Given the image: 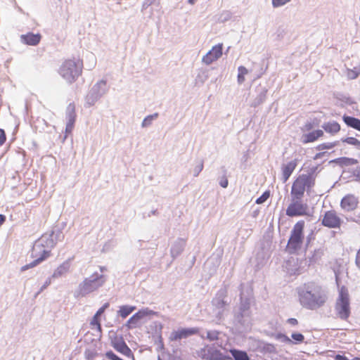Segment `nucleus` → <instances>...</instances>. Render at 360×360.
I'll return each instance as SVG.
<instances>
[{
    "instance_id": "nucleus-1",
    "label": "nucleus",
    "mask_w": 360,
    "mask_h": 360,
    "mask_svg": "<svg viewBox=\"0 0 360 360\" xmlns=\"http://www.w3.org/2000/svg\"><path fill=\"white\" fill-rule=\"evenodd\" d=\"M63 238L64 235L59 226L51 227L34 242L30 253L31 257L34 259L30 264L22 266L20 271L35 267L49 258L51 255V250Z\"/></svg>"
},
{
    "instance_id": "nucleus-2",
    "label": "nucleus",
    "mask_w": 360,
    "mask_h": 360,
    "mask_svg": "<svg viewBox=\"0 0 360 360\" xmlns=\"http://www.w3.org/2000/svg\"><path fill=\"white\" fill-rule=\"evenodd\" d=\"M301 305L309 310H316L322 307L328 300L326 290L315 282L304 283L297 288Z\"/></svg>"
},
{
    "instance_id": "nucleus-3",
    "label": "nucleus",
    "mask_w": 360,
    "mask_h": 360,
    "mask_svg": "<svg viewBox=\"0 0 360 360\" xmlns=\"http://www.w3.org/2000/svg\"><path fill=\"white\" fill-rule=\"evenodd\" d=\"M231 356L223 354L215 347V344L212 345H206L198 351L199 356L207 360H250L248 354L245 351L237 349H231L230 350Z\"/></svg>"
},
{
    "instance_id": "nucleus-4",
    "label": "nucleus",
    "mask_w": 360,
    "mask_h": 360,
    "mask_svg": "<svg viewBox=\"0 0 360 360\" xmlns=\"http://www.w3.org/2000/svg\"><path fill=\"white\" fill-rule=\"evenodd\" d=\"M83 70V60L79 58H68L63 61L59 69L60 75L72 84L82 75Z\"/></svg>"
},
{
    "instance_id": "nucleus-5",
    "label": "nucleus",
    "mask_w": 360,
    "mask_h": 360,
    "mask_svg": "<svg viewBox=\"0 0 360 360\" xmlns=\"http://www.w3.org/2000/svg\"><path fill=\"white\" fill-rule=\"evenodd\" d=\"M336 315L341 320L346 321L350 316V302L347 288L342 285L339 290L338 297L335 304Z\"/></svg>"
},
{
    "instance_id": "nucleus-6",
    "label": "nucleus",
    "mask_w": 360,
    "mask_h": 360,
    "mask_svg": "<svg viewBox=\"0 0 360 360\" xmlns=\"http://www.w3.org/2000/svg\"><path fill=\"white\" fill-rule=\"evenodd\" d=\"M227 290L226 288L219 289L215 297L212 300V311L217 322L224 319L225 312L229 306V302L226 300Z\"/></svg>"
},
{
    "instance_id": "nucleus-7",
    "label": "nucleus",
    "mask_w": 360,
    "mask_h": 360,
    "mask_svg": "<svg viewBox=\"0 0 360 360\" xmlns=\"http://www.w3.org/2000/svg\"><path fill=\"white\" fill-rule=\"evenodd\" d=\"M105 282V278L103 275L97 272L94 273L79 283L78 286L79 295L85 296L103 286Z\"/></svg>"
},
{
    "instance_id": "nucleus-8",
    "label": "nucleus",
    "mask_w": 360,
    "mask_h": 360,
    "mask_svg": "<svg viewBox=\"0 0 360 360\" xmlns=\"http://www.w3.org/2000/svg\"><path fill=\"white\" fill-rule=\"evenodd\" d=\"M272 238H273V226H269L263 238L258 245V249L256 254L257 259L262 262L270 257L272 251Z\"/></svg>"
},
{
    "instance_id": "nucleus-9",
    "label": "nucleus",
    "mask_w": 360,
    "mask_h": 360,
    "mask_svg": "<svg viewBox=\"0 0 360 360\" xmlns=\"http://www.w3.org/2000/svg\"><path fill=\"white\" fill-rule=\"evenodd\" d=\"M311 186L310 177L307 175H300L293 182L291 188V196L293 200H301L304 196L306 187Z\"/></svg>"
},
{
    "instance_id": "nucleus-10",
    "label": "nucleus",
    "mask_w": 360,
    "mask_h": 360,
    "mask_svg": "<svg viewBox=\"0 0 360 360\" xmlns=\"http://www.w3.org/2000/svg\"><path fill=\"white\" fill-rule=\"evenodd\" d=\"M286 215L290 217L309 216V207L306 203H302L300 200H292V202L286 209Z\"/></svg>"
},
{
    "instance_id": "nucleus-11",
    "label": "nucleus",
    "mask_w": 360,
    "mask_h": 360,
    "mask_svg": "<svg viewBox=\"0 0 360 360\" xmlns=\"http://www.w3.org/2000/svg\"><path fill=\"white\" fill-rule=\"evenodd\" d=\"M303 227L294 226L288 243L289 250L296 251L300 249L304 238Z\"/></svg>"
},
{
    "instance_id": "nucleus-12",
    "label": "nucleus",
    "mask_w": 360,
    "mask_h": 360,
    "mask_svg": "<svg viewBox=\"0 0 360 360\" xmlns=\"http://www.w3.org/2000/svg\"><path fill=\"white\" fill-rule=\"evenodd\" d=\"M251 312H245L240 310L234 314V324L240 330H247L250 327Z\"/></svg>"
},
{
    "instance_id": "nucleus-13",
    "label": "nucleus",
    "mask_w": 360,
    "mask_h": 360,
    "mask_svg": "<svg viewBox=\"0 0 360 360\" xmlns=\"http://www.w3.org/2000/svg\"><path fill=\"white\" fill-rule=\"evenodd\" d=\"M111 345L116 351L125 356L134 358L133 352L126 344L122 337L115 338V340H112Z\"/></svg>"
},
{
    "instance_id": "nucleus-14",
    "label": "nucleus",
    "mask_w": 360,
    "mask_h": 360,
    "mask_svg": "<svg viewBox=\"0 0 360 360\" xmlns=\"http://www.w3.org/2000/svg\"><path fill=\"white\" fill-rule=\"evenodd\" d=\"M222 50V44L214 46L212 49L202 57V62L206 65H210L221 56Z\"/></svg>"
},
{
    "instance_id": "nucleus-15",
    "label": "nucleus",
    "mask_w": 360,
    "mask_h": 360,
    "mask_svg": "<svg viewBox=\"0 0 360 360\" xmlns=\"http://www.w3.org/2000/svg\"><path fill=\"white\" fill-rule=\"evenodd\" d=\"M358 204L359 200L355 195L347 194L342 199L340 206L343 210L349 212L354 210L357 207Z\"/></svg>"
},
{
    "instance_id": "nucleus-16",
    "label": "nucleus",
    "mask_w": 360,
    "mask_h": 360,
    "mask_svg": "<svg viewBox=\"0 0 360 360\" xmlns=\"http://www.w3.org/2000/svg\"><path fill=\"white\" fill-rule=\"evenodd\" d=\"M198 329L196 328H184L178 330L173 331L171 334L170 339L172 340H178L186 338L191 335L198 333Z\"/></svg>"
},
{
    "instance_id": "nucleus-17",
    "label": "nucleus",
    "mask_w": 360,
    "mask_h": 360,
    "mask_svg": "<svg viewBox=\"0 0 360 360\" xmlns=\"http://www.w3.org/2000/svg\"><path fill=\"white\" fill-rule=\"evenodd\" d=\"M152 313L153 311L148 309L139 310L138 312H136L129 318V319L126 323V326L128 328H135L141 319Z\"/></svg>"
},
{
    "instance_id": "nucleus-18",
    "label": "nucleus",
    "mask_w": 360,
    "mask_h": 360,
    "mask_svg": "<svg viewBox=\"0 0 360 360\" xmlns=\"http://www.w3.org/2000/svg\"><path fill=\"white\" fill-rule=\"evenodd\" d=\"M41 39V36L40 34H33L32 32H28L26 34H22L20 36L21 41L26 45L29 46H36L37 45Z\"/></svg>"
},
{
    "instance_id": "nucleus-19",
    "label": "nucleus",
    "mask_w": 360,
    "mask_h": 360,
    "mask_svg": "<svg viewBox=\"0 0 360 360\" xmlns=\"http://www.w3.org/2000/svg\"><path fill=\"white\" fill-rule=\"evenodd\" d=\"M340 217L333 210L326 212L322 221L323 225H340Z\"/></svg>"
},
{
    "instance_id": "nucleus-20",
    "label": "nucleus",
    "mask_w": 360,
    "mask_h": 360,
    "mask_svg": "<svg viewBox=\"0 0 360 360\" xmlns=\"http://www.w3.org/2000/svg\"><path fill=\"white\" fill-rule=\"evenodd\" d=\"M186 241L182 238H178L172 245L170 252L172 257L174 259L178 257L184 250Z\"/></svg>"
},
{
    "instance_id": "nucleus-21",
    "label": "nucleus",
    "mask_w": 360,
    "mask_h": 360,
    "mask_svg": "<svg viewBox=\"0 0 360 360\" xmlns=\"http://www.w3.org/2000/svg\"><path fill=\"white\" fill-rule=\"evenodd\" d=\"M70 267V264L69 260L65 261L63 264H61L53 272L51 276L53 278H60L65 274H66Z\"/></svg>"
},
{
    "instance_id": "nucleus-22",
    "label": "nucleus",
    "mask_w": 360,
    "mask_h": 360,
    "mask_svg": "<svg viewBox=\"0 0 360 360\" xmlns=\"http://www.w3.org/2000/svg\"><path fill=\"white\" fill-rule=\"evenodd\" d=\"M297 167V161L293 160L285 165L282 167V174L284 181H286Z\"/></svg>"
},
{
    "instance_id": "nucleus-23",
    "label": "nucleus",
    "mask_w": 360,
    "mask_h": 360,
    "mask_svg": "<svg viewBox=\"0 0 360 360\" xmlns=\"http://www.w3.org/2000/svg\"><path fill=\"white\" fill-rule=\"evenodd\" d=\"M323 136V131L321 129L313 131L309 134L303 135V143H307L316 141Z\"/></svg>"
},
{
    "instance_id": "nucleus-24",
    "label": "nucleus",
    "mask_w": 360,
    "mask_h": 360,
    "mask_svg": "<svg viewBox=\"0 0 360 360\" xmlns=\"http://www.w3.org/2000/svg\"><path fill=\"white\" fill-rule=\"evenodd\" d=\"M322 127L327 133L332 135L338 133L341 129L339 123L335 121L324 123Z\"/></svg>"
},
{
    "instance_id": "nucleus-25",
    "label": "nucleus",
    "mask_w": 360,
    "mask_h": 360,
    "mask_svg": "<svg viewBox=\"0 0 360 360\" xmlns=\"http://www.w3.org/2000/svg\"><path fill=\"white\" fill-rule=\"evenodd\" d=\"M344 122L349 127L355 129L360 131V120L354 117L344 115L342 117Z\"/></svg>"
},
{
    "instance_id": "nucleus-26",
    "label": "nucleus",
    "mask_w": 360,
    "mask_h": 360,
    "mask_svg": "<svg viewBox=\"0 0 360 360\" xmlns=\"http://www.w3.org/2000/svg\"><path fill=\"white\" fill-rule=\"evenodd\" d=\"M242 287H243V284L240 285V307L238 308V310H240V311H245V312H251L250 311V299L248 298V297H245L243 296V292H242Z\"/></svg>"
},
{
    "instance_id": "nucleus-27",
    "label": "nucleus",
    "mask_w": 360,
    "mask_h": 360,
    "mask_svg": "<svg viewBox=\"0 0 360 360\" xmlns=\"http://www.w3.org/2000/svg\"><path fill=\"white\" fill-rule=\"evenodd\" d=\"M136 309V307L129 306V305H122L120 307L119 311H117L118 314L123 319L127 318L131 313H132Z\"/></svg>"
},
{
    "instance_id": "nucleus-28",
    "label": "nucleus",
    "mask_w": 360,
    "mask_h": 360,
    "mask_svg": "<svg viewBox=\"0 0 360 360\" xmlns=\"http://www.w3.org/2000/svg\"><path fill=\"white\" fill-rule=\"evenodd\" d=\"M323 255V250L321 248L315 250L311 257H309L310 264L318 262Z\"/></svg>"
},
{
    "instance_id": "nucleus-29",
    "label": "nucleus",
    "mask_w": 360,
    "mask_h": 360,
    "mask_svg": "<svg viewBox=\"0 0 360 360\" xmlns=\"http://www.w3.org/2000/svg\"><path fill=\"white\" fill-rule=\"evenodd\" d=\"M248 73V70L244 66L238 68V82L241 84L245 81V76Z\"/></svg>"
},
{
    "instance_id": "nucleus-30",
    "label": "nucleus",
    "mask_w": 360,
    "mask_h": 360,
    "mask_svg": "<svg viewBox=\"0 0 360 360\" xmlns=\"http://www.w3.org/2000/svg\"><path fill=\"white\" fill-rule=\"evenodd\" d=\"M220 333L217 330H207L206 332V338L210 341H215L219 340Z\"/></svg>"
},
{
    "instance_id": "nucleus-31",
    "label": "nucleus",
    "mask_w": 360,
    "mask_h": 360,
    "mask_svg": "<svg viewBox=\"0 0 360 360\" xmlns=\"http://www.w3.org/2000/svg\"><path fill=\"white\" fill-rule=\"evenodd\" d=\"M101 314H102L98 313V310L91 321V324L93 326H96L99 331L101 330V326L100 323V316H101Z\"/></svg>"
},
{
    "instance_id": "nucleus-32",
    "label": "nucleus",
    "mask_w": 360,
    "mask_h": 360,
    "mask_svg": "<svg viewBox=\"0 0 360 360\" xmlns=\"http://www.w3.org/2000/svg\"><path fill=\"white\" fill-rule=\"evenodd\" d=\"M342 141L349 145L360 146V141H359L355 137H347L343 139Z\"/></svg>"
},
{
    "instance_id": "nucleus-33",
    "label": "nucleus",
    "mask_w": 360,
    "mask_h": 360,
    "mask_svg": "<svg viewBox=\"0 0 360 360\" xmlns=\"http://www.w3.org/2000/svg\"><path fill=\"white\" fill-rule=\"evenodd\" d=\"M270 197V191H266L263 194L256 200L257 204H262Z\"/></svg>"
},
{
    "instance_id": "nucleus-34",
    "label": "nucleus",
    "mask_w": 360,
    "mask_h": 360,
    "mask_svg": "<svg viewBox=\"0 0 360 360\" xmlns=\"http://www.w3.org/2000/svg\"><path fill=\"white\" fill-rule=\"evenodd\" d=\"M295 343H301L304 340V336L300 333H293L291 335Z\"/></svg>"
},
{
    "instance_id": "nucleus-35",
    "label": "nucleus",
    "mask_w": 360,
    "mask_h": 360,
    "mask_svg": "<svg viewBox=\"0 0 360 360\" xmlns=\"http://www.w3.org/2000/svg\"><path fill=\"white\" fill-rule=\"evenodd\" d=\"M276 338L287 344H292L293 342L286 335L283 333L276 334Z\"/></svg>"
},
{
    "instance_id": "nucleus-36",
    "label": "nucleus",
    "mask_w": 360,
    "mask_h": 360,
    "mask_svg": "<svg viewBox=\"0 0 360 360\" xmlns=\"http://www.w3.org/2000/svg\"><path fill=\"white\" fill-rule=\"evenodd\" d=\"M337 145L336 143H324L318 146L319 150L331 149Z\"/></svg>"
},
{
    "instance_id": "nucleus-37",
    "label": "nucleus",
    "mask_w": 360,
    "mask_h": 360,
    "mask_svg": "<svg viewBox=\"0 0 360 360\" xmlns=\"http://www.w3.org/2000/svg\"><path fill=\"white\" fill-rule=\"evenodd\" d=\"M105 356L110 360H120V357L116 355L112 351H108L105 353Z\"/></svg>"
},
{
    "instance_id": "nucleus-38",
    "label": "nucleus",
    "mask_w": 360,
    "mask_h": 360,
    "mask_svg": "<svg viewBox=\"0 0 360 360\" xmlns=\"http://www.w3.org/2000/svg\"><path fill=\"white\" fill-rule=\"evenodd\" d=\"M290 0H272V4L274 7H279L281 6L286 3L289 2Z\"/></svg>"
},
{
    "instance_id": "nucleus-39",
    "label": "nucleus",
    "mask_w": 360,
    "mask_h": 360,
    "mask_svg": "<svg viewBox=\"0 0 360 360\" xmlns=\"http://www.w3.org/2000/svg\"><path fill=\"white\" fill-rule=\"evenodd\" d=\"M51 283V277H49L46 279L44 285L41 287L39 292L37 293V295L40 294L44 290H45Z\"/></svg>"
},
{
    "instance_id": "nucleus-40",
    "label": "nucleus",
    "mask_w": 360,
    "mask_h": 360,
    "mask_svg": "<svg viewBox=\"0 0 360 360\" xmlns=\"http://www.w3.org/2000/svg\"><path fill=\"white\" fill-rule=\"evenodd\" d=\"M6 141V135L3 129H0V146H1Z\"/></svg>"
},
{
    "instance_id": "nucleus-41",
    "label": "nucleus",
    "mask_w": 360,
    "mask_h": 360,
    "mask_svg": "<svg viewBox=\"0 0 360 360\" xmlns=\"http://www.w3.org/2000/svg\"><path fill=\"white\" fill-rule=\"evenodd\" d=\"M292 262H294V259H292ZM291 262H292V261H291V260H289V261L288 262V263H287V266H286V268L288 269V272H289L290 274H300V271H299V269H290L288 267V266L290 264V263H291Z\"/></svg>"
},
{
    "instance_id": "nucleus-42",
    "label": "nucleus",
    "mask_w": 360,
    "mask_h": 360,
    "mask_svg": "<svg viewBox=\"0 0 360 360\" xmlns=\"http://www.w3.org/2000/svg\"><path fill=\"white\" fill-rule=\"evenodd\" d=\"M158 116V114H155L154 115H150V116H148L147 117H146L144 119V120L143 121V126H147L148 124H150V121L153 119L154 117H157Z\"/></svg>"
},
{
    "instance_id": "nucleus-43",
    "label": "nucleus",
    "mask_w": 360,
    "mask_h": 360,
    "mask_svg": "<svg viewBox=\"0 0 360 360\" xmlns=\"http://www.w3.org/2000/svg\"><path fill=\"white\" fill-rule=\"evenodd\" d=\"M228 184L229 181L226 177L222 178L219 182L220 186L223 188H226L228 186Z\"/></svg>"
},
{
    "instance_id": "nucleus-44",
    "label": "nucleus",
    "mask_w": 360,
    "mask_h": 360,
    "mask_svg": "<svg viewBox=\"0 0 360 360\" xmlns=\"http://www.w3.org/2000/svg\"><path fill=\"white\" fill-rule=\"evenodd\" d=\"M313 128H314L313 123L307 122L303 127V130L304 131H309V130L312 129Z\"/></svg>"
},
{
    "instance_id": "nucleus-45",
    "label": "nucleus",
    "mask_w": 360,
    "mask_h": 360,
    "mask_svg": "<svg viewBox=\"0 0 360 360\" xmlns=\"http://www.w3.org/2000/svg\"><path fill=\"white\" fill-rule=\"evenodd\" d=\"M287 322L292 326H297L298 324V321L295 318H290L287 320Z\"/></svg>"
},
{
    "instance_id": "nucleus-46",
    "label": "nucleus",
    "mask_w": 360,
    "mask_h": 360,
    "mask_svg": "<svg viewBox=\"0 0 360 360\" xmlns=\"http://www.w3.org/2000/svg\"><path fill=\"white\" fill-rule=\"evenodd\" d=\"M109 303H105L99 309H98V313L99 314H103L105 310L109 307Z\"/></svg>"
},
{
    "instance_id": "nucleus-47",
    "label": "nucleus",
    "mask_w": 360,
    "mask_h": 360,
    "mask_svg": "<svg viewBox=\"0 0 360 360\" xmlns=\"http://www.w3.org/2000/svg\"><path fill=\"white\" fill-rule=\"evenodd\" d=\"M335 360H349V359L344 355L337 354L335 356Z\"/></svg>"
},
{
    "instance_id": "nucleus-48",
    "label": "nucleus",
    "mask_w": 360,
    "mask_h": 360,
    "mask_svg": "<svg viewBox=\"0 0 360 360\" xmlns=\"http://www.w3.org/2000/svg\"><path fill=\"white\" fill-rule=\"evenodd\" d=\"M356 264L357 266L360 269V250L357 252L356 257Z\"/></svg>"
},
{
    "instance_id": "nucleus-49",
    "label": "nucleus",
    "mask_w": 360,
    "mask_h": 360,
    "mask_svg": "<svg viewBox=\"0 0 360 360\" xmlns=\"http://www.w3.org/2000/svg\"><path fill=\"white\" fill-rule=\"evenodd\" d=\"M106 84L105 82L104 81H100L98 82L94 86V88H96V87H100L101 86H105Z\"/></svg>"
},
{
    "instance_id": "nucleus-50",
    "label": "nucleus",
    "mask_w": 360,
    "mask_h": 360,
    "mask_svg": "<svg viewBox=\"0 0 360 360\" xmlns=\"http://www.w3.org/2000/svg\"><path fill=\"white\" fill-rule=\"evenodd\" d=\"M6 220V217L3 214H0V224H2L3 223H4Z\"/></svg>"
},
{
    "instance_id": "nucleus-51",
    "label": "nucleus",
    "mask_w": 360,
    "mask_h": 360,
    "mask_svg": "<svg viewBox=\"0 0 360 360\" xmlns=\"http://www.w3.org/2000/svg\"><path fill=\"white\" fill-rule=\"evenodd\" d=\"M356 177L360 180V167L356 172Z\"/></svg>"
},
{
    "instance_id": "nucleus-52",
    "label": "nucleus",
    "mask_w": 360,
    "mask_h": 360,
    "mask_svg": "<svg viewBox=\"0 0 360 360\" xmlns=\"http://www.w3.org/2000/svg\"><path fill=\"white\" fill-rule=\"evenodd\" d=\"M99 268H100V270L101 272H103L104 271H106V269H107L106 267H105V266H100Z\"/></svg>"
},
{
    "instance_id": "nucleus-53",
    "label": "nucleus",
    "mask_w": 360,
    "mask_h": 360,
    "mask_svg": "<svg viewBox=\"0 0 360 360\" xmlns=\"http://www.w3.org/2000/svg\"><path fill=\"white\" fill-rule=\"evenodd\" d=\"M303 224H304L303 221H302V222L300 221V222H297L296 225L300 226V225H302Z\"/></svg>"
},
{
    "instance_id": "nucleus-54",
    "label": "nucleus",
    "mask_w": 360,
    "mask_h": 360,
    "mask_svg": "<svg viewBox=\"0 0 360 360\" xmlns=\"http://www.w3.org/2000/svg\"><path fill=\"white\" fill-rule=\"evenodd\" d=\"M353 360H360V357H354Z\"/></svg>"
},
{
    "instance_id": "nucleus-55",
    "label": "nucleus",
    "mask_w": 360,
    "mask_h": 360,
    "mask_svg": "<svg viewBox=\"0 0 360 360\" xmlns=\"http://www.w3.org/2000/svg\"><path fill=\"white\" fill-rule=\"evenodd\" d=\"M188 2L191 3V4H193L194 1L193 0H188Z\"/></svg>"
},
{
    "instance_id": "nucleus-56",
    "label": "nucleus",
    "mask_w": 360,
    "mask_h": 360,
    "mask_svg": "<svg viewBox=\"0 0 360 360\" xmlns=\"http://www.w3.org/2000/svg\"><path fill=\"white\" fill-rule=\"evenodd\" d=\"M309 241H310V237H309V236H308V238H307V243H309Z\"/></svg>"
},
{
    "instance_id": "nucleus-57",
    "label": "nucleus",
    "mask_w": 360,
    "mask_h": 360,
    "mask_svg": "<svg viewBox=\"0 0 360 360\" xmlns=\"http://www.w3.org/2000/svg\"><path fill=\"white\" fill-rule=\"evenodd\" d=\"M330 228H335L336 226H329ZM338 228H340V226H338Z\"/></svg>"
},
{
    "instance_id": "nucleus-58",
    "label": "nucleus",
    "mask_w": 360,
    "mask_h": 360,
    "mask_svg": "<svg viewBox=\"0 0 360 360\" xmlns=\"http://www.w3.org/2000/svg\"><path fill=\"white\" fill-rule=\"evenodd\" d=\"M202 165H200V169H202Z\"/></svg>"
}]
</instances>
